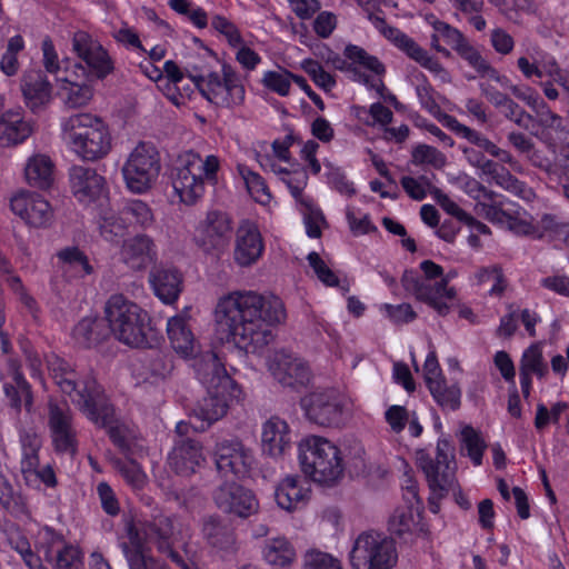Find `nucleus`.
Returning <instances> with one entry per match:
<instances>
[{
    "mask_svg": "<svg viewBox=\"0 0 569 569\" xmlns=\"http://www.w3.org/2000/svg\"><path fill=\"white\" fill-rule=\"evenodd\" d=\"M214 505L224 513L248 518L259 510L253 492L237 482H224L212 495Z\"/></svg>",
    "mask_w": 569,
    "mask_h": 569,
    "instance_id": "16",
    "label": "nucleus"
},
{
    "mask_svg": "<svg viewBox=\"0 0 569 569\" xmlns=\"http://www.w3.org/2000/svg\"><path fill=\"white\" fill-rule=\"evenodd\" d=\"M412 163L415 164H429L436 169L445 167L447 158L435 147L428 144H418L411 152Z\"/></svg>",
    "mask_w": 569,
    "mask_h": 569,
    "instance_id": "54",
    "label": "nucleus"
},
{
    "mask_svg": "<svg viewBox=\"0 0 569 569\" xmlns=\"http://www.w3.org/2000/svg\"><path fill=\"white\" fill-rule=\"evenodd\" d=\"M429 390L442 409L456 410L459 408L461 390L457 385L447 386L443 379L438 382H431Z\"/></svg>",
    "mask_w": 569,
    "mask_h": 569,
    "instance_id": "44",
    "label": "nucleus"
},
{
    "mask_svg": "<svg viewBox=\"0 0 569 569\" xmlns=\"http://www.w3.org/2000/svg\"><path fill=\"white\" fill-rule=\"evenodd\" d=\"M149 282L159 300L172 305L182 291L183 276L174 268H159L150 272Z\"/></svg>",
    "mask_w": 569,
    "mask_h": 569,
    "instance_id": "29",
    "label": "nucleus"
},
{
    "mask_svg": "<svg viewBox=\"0 0 569 569\" xmlns=\"http://www.w3.org/2000/svg\"><path fill=\"white\" fill-rule=\"evenodd\" d=\"M420 269L425 278L405 271L401 279L403 288L418 300L428 303L438 315H448L450 306L447 301L455 300L457 295L453 287H448L449 276H443L442 267L431 260L422 261Z\"/></svg>",
    "mask_w": 569,
    "mask_h": 569,
    "instance_id": "9",
    "label": "nucleus"
},
{
    "mask_svg": "<svg viewBox=\"0 0 569 569\" xmlns=\"http://www.w3.org/2000/svg\"><path fill=\"white\" fill-rule=\"evenodd\" d=\"M72 48L90 70L103 79L113 71V61L103 47L84 31H78L72 38Z\"/></svg>",
    "mask_w": 569,
    "mask_h": 569,
    "instance_id": "21",
    "label": "nucleus"
},
{
    "mask_svg": "<svg viewBox=\"0 0 569 569\" xmlns=\"http://www.w3.org/2000/svg\"><path fill=\"white\" fill-rule=\"evenodd\" d=\"M60 269L68 272L73 263H81L86 272H93L92 266L89 263L88 257L76 247L64 248L57 253Z\"/></svg>",
    "mask_w": 569,
    "mask_h": 569,
    "instance_id": "57",
    "label": "nucleus"
},
{
    "mask_svg": "<svg viewBox=\"0 0 569 569\" xmlns=\"http://www.w3.org/2000/svg\"><path fill=\"white\" fill-rule=\"evenodd\" d=\"M100 236L108 242L117 243L124 236L128 228L127 219L121 211L112 208H102L97 218Z\"/></svg>",
    "mask_w": 569,
    "mask_h": 569,
    "instance_id": "40",
    "label": "nucleus"
},
{
    "mask_svg": "<svg viewBox=\"0 0 569 569\" xmlns=\"http://www.w3.org/2000/svg\"><path fill=\"white\" fill-rule=\"evenodd\" d=\"M490 44L497 53L508 56L513 51L515 39L505 29L497 27L490 31Z\"/></svg>",
    "mask_w": 569,
    "mask_h": 569,
    "instance_id": "64",
    "label": "nucleus"
},
{
    "mask_svg": "<svg viewBox=\"0 0 569 569\" xmlns=\"http://www.w3.org/2000/svg\"><path fill=\"white\" fill-rule=\"evenodd\" d=\"M547 373L548 366L543 359L541 345L532 343L523 351L519 363L520 385L525 398L530 396L532 375L542 379Z\"/></svg>",
    "mask_w": 569,
    "mask_h": 569,
    "instance_id": "33",
    "label": "nucleus"
},
{
    "mask_svg": "<svg viewBox=\"0 0 569 569\" xmlns=\"http://www.w3.org/2000/svg\"><path fill=\"white\" fill-rule=\"evenodd\" d=\"M119 471L124 480L134 489H141L147 482L146 473L133 460H126L120 462Z\"/></svg>",
    "mask_w": 569,
    "mask_h": 569,
    "instance_id": "60",
    "label": "nucleus"
},
{
    "mask_svg": "<svg viewBox=\"0 0 569 569\" xmlns=\"http://www.w3.org/2000/svg\"><path fill=\"white\" fill-rule=\"evenodd\" d=\"M211 26L226 37L230 46L238 47L243 43L239 29L227 18L214 16Z\"/></svg>",
    "mask_w": 569,
    "mask_h": 569,
    "instance_id": "63",
    "label": "nucleus"
},
{
    "mask_svg": "<svg viewBox=\"0 0 569 569\" xmlns=\"http://www.w3.org/2000/svg\"><path fill=\"white\" fill-rule=\"evenodd\" d=\"M103 316L110 333L119 342L132 348L150 345L151 317L124 295H111L104 303Z\"/></svg>",
    "mask_w": 569,
    "mask_h": 569,
    "instance_id": "5",
    "label": "nucleus"
},
{
    "mask_svg": "<svg viewBox=\"0 0 569 569\" xmlns=\"http://www.w3.org/2000/svg\"><path fill=\"white\" fill-rule=\"evenodd\" d=\"M69 177L71 191L81 203L90 204L108 192L104 177L93 168L74 166L70 169Z\"/></svg>",
    "mask_w": 569,
    "mask_h": 569,
    "instance_id": "22",
    "label": "nucleus"
},
{
    "mask_svg": "<svg viewBox=\"0 0 569 569\" xmlns=\"http://www.w3.org/2000/svg\"><path fill=\"white\" fill-rule=\"evenodd\" d=\"M63 138L82 160L96 161L111 150V134L107 124L92 113H76L63 120Z\"/></svg>",
    "mask_w": 569,
    "mask_h": 569,
    "instance_id": "7",
    "label": "nucleus"
},
{
    "mask_svg": "<svg viewBox=\"0 0 569 569\" xmlns=\"http://www.w3.org/2000/svg\"><path fill=\"white\" fill-rule=\"evenodd\" d=\"M538 167L552 182L561 183L569 180V156L558 157L552 162H547L546 166L538 164Z\"/></svg>",
    "mask_w": 569,
    "mask_h": 569,
    "instance_id": "59",
    "label": "nucleus"
},
{
    "mask_svg": "<svg viewBox=\"0 0 569 569\" xmlns=\"http://www.w3.org/2000/svg\"><path fill=\"white\" fill-rule=\"evenodd\" d=\"M301 569H343V566L336 556L317 548H309L302 555Z\"/></svg>",
    "mask_w": 569,
    "mask_h": 569,
    "instance_id": "46",
    "label": "nucleus"
},
{
    "mask_svg": "<svg viewBox=\"0 0 569 569\" xmlns=\"http://www.w3.org/2000/svg\"><path fill=\"white\" fill-rule=\"evenodd\" d=\"M120 259L132 270L146 269L157 260V246L151 237L136 234L122 242Z\"/></svg>",
    "mask_w": 569,
    "mask_h": 569,
    "instance_id": "25",
    "label": "nucleus"
},
{
    "mask_svg": "<svg viewBox=\"0 0 569 569\" xmlns=\"http://www.w3.org/2000/svg\"><path fill=\"white\" fill-rule=\"evenodd\" d=\"M299 463L306 477L325 487L336 486L343 477L345 463L340 448L320 436L299 442Z\"/></svg>",
    "mask_w": 569,
    "mask_h": 569,
    "instance_id": "6",
    "label": "nucleus"
},
{
    "mask_svg": "<svg viewBox=\"0 0 569 569\" xmlns=\"http://www.w3.org/2000/svg\"><path fill=\"white\" fill-rule=\"evenodd\" d=\"M369 20L372 22L375 28L383 34L389 41H391L397 48L402 50L408 57L417 48L418 43L400 31L399 29L388 26L386 20L382 17L376 16L373 13H369Z\"/></svg>",
    "mask_w": 569,
    "mask_h": 569,
    "instance_id": "42",
    "label": "nucleus"
},
{
    "mask_svg": "<svg viewBox=\"0 0 569 569\" xmlns=\"http://www.w3.org/2000/svg\"><path fill=\"white\" fill-rule=\"evenodd\" d=\"M301 67L321 89L330 91L335 87V78L318 61L306 59L301 62Z\"/></svg>",
    "mask_w": 569,
    "mask_h": 569,
    "instance_id": "56",
    "label": "nucleus"
},
{
    "mask_svg": "<svg viewBox=\"0 0 569 569\" xmlns=\"http://www.w3.org/2000/svg\"><path fill=\"white\" fill-rule=\"evenodd\" d=\"M47 426L54 451L70 456L76 455L78 448L77 429L72 410L67 401L49 399Z\"/></svg>",
    "mask_w": 569,
    "mask_h": 569,
    "instance_id": "15",
    "label": "nucleus"
},
{
    "mask_svg": "<svg viewBox=\"0 0 569 569\" xmlns=\"http://www.w3.org/2000/svg\"><path fill=\"white\" fill-rule=\"evenodd\" d=\"M46 561L52 569H82L83 553L72 543H67L61 536H56L44 552Z\"/></svg>",
    "mask_w": 569,
    "mask_h": 569,
    "instance_id": "30",
    "label": "nucleus"
},
{
    "mask_svg": "<svg viewBox=\"0 0 569 569\" xmlns=\"http://www.w3.org/2000/svg\"><path fill=\"white\" fill-rule=\"evenodd\" d=\"M56 164L50 156L41 152L31 154L24 164L26 182L33 188L48 189L54 181Z\"/></svg>",
    "mask_w": 569,
    "mask_h": 569,
    "instance_id": "31",
    "label": "nucleus"
},
{
    "mask_svg": "<svg viewBox=\"0 0 569 569\" xmlns=\"http://www.w3.org/2000/svg\"><path fill=\"white\" fill-rule=\"evenodd\" d=\"M569 408V405L565 401H558L551 406L550 409L543 403L537 405L535 427L538 430H542L549 423H558L560 416Z\"/></svg>",
    "mask_w": 569,
    "mask_h": 569,
    "instance_id": "55",
    "label": "nucleus"
},
{
    "mask_svg": "<svg viewBox=\"0 0 569 569\" xmlns=\"http://www.w3.org/2000/svg\"><path fill=\"white\" fill-rule=\"evenodd\" d=\"M193 368L198 379L207 388V395L192 409L193 417L201 422L199 428L203 430L227 413L228 396L233 381L213 352L197 358Z\"/></svg>",
    "mask_w": 569,
    "mask_h": 569,
    "instance_id": "3",
    "label": "nucleus"
},
{
    "mask_svg": "<svg viewBox=\"0 0 569 569\" xmlns=\"http://www.w3.org/2000/svg\"><path fill=\"white\" fill-rule=\"evenodd\" d=\"M160 169V156L156 147L148 142H140L129 153L122 167V176L131 192L143 193L152 188Z\"/></svg>",
    "mask_w": 569,
    "mask_h": 569,
    "instance_id": "13",
    "label": "nucleus"
},
{
    "mask_svg": "<svg viewBox=\"0 0 569 569\" xmlns=\"http://www.w3.org/2000/svg\"><path fill=\"white\" fill-rule=\"evenodd\" d=\"M461 442L475 466H480L486 449V443L480 435L472 427H465L461 431Z\"/></svg>",
    "mask_w": 569,
    "mask_h": 569,
    "instance_id": "51",
    "label": "nucleus"
},
{
    "mask_svg": "<svg viewBox=\"0 0 569 569\" xmlns=\"http://www.w3.org/2000/svg\"><path fill=\"white\" fill-rule=\"evenodd\" d=\"M206 461L202 445L191 438L177 440L168 457L169 467L181 476L197 472Z\"/></svg>",
    "mask_w": 569,
    "mask_h": 569,
    "instance_id": "23",
    "label": "nucleus"
},
{
    "mask_svg": "<svg viewBox=\"0 0 569 569\" xmlns=\"http://www.w3.org/2000/svg\"><path fill=\"white\" fill-rule=\"evenodd\" d=\"M219 168L220 160L214 154L202 159L192 150L182 152L171 174L174 193L184 204H194L204 193L206 181L217 182Z\"/></svg>",
    "mask_w": 569,
    "mask_h": 569,
    "instance_id": "8",
    "label": "nucleus"
},
{
    "mask_svg": "<svg viewBox=\"0 0 569 569\" xmlns=\"http://www.w3.org/2000/svg\"><path fill=\"white\" fill-rule=\"evenodd\" d=\"M127 222H134L142 228L151 226L153 222V213L149 206L138 199L128 201L121 209Z\"/></svg>",
    "mask_w": 569,
    "mask_h": 569,
    "instance_id": "49",
    "label": "nucleus"
},
{
    "mask_svg": "<svg viewBox=\"0 0 569 569\" xmlns=\"http://www.w3.org/2000/svg\"><path fill=\"white\" fill-rule=\"evenodd\" d=\"M201 96L218 108L234 110L243 106L246 88L241 76L230 64L220 72H210L196 79Z\"/></svg>",
    "mask_w": 569,
    "mask_h": 569,
    "instance_id": "11",
    "label": "nucleus"
},
{
    "mask_svg": "<svg viewBox=\"0 0 569 569\" xmlns=\"http://www.w3.org/2000/svg\"><path fill=\"white\" fill-rule=\"evenodd\" d=\"M425 21L432 28L433 32L430 36V46L437 52L445 57H450V51L441 44V41L446 42L457 50L459 46L467 39L463 33L451 24L438 19L435 14L429 13L425 16Z\"/></svg>",
    "mask_w": 569,
    "mask_h": 569,
    "instance_id": "35",
    "label": "nucleus"
},
{
    "mask_svg": "<svg viewBox=\"0 0 569 569\" xmlns=\"http://www.w3.org/2000/svg\"><path fill=\"white\" fill-rule=\"evenodd\" d=\"M263 240L256 223L243 220L237 229L233 259L240 267H249L263 252Z\"/></svg>",
    "mask_w": 569,
    "mask_h": 569,
    "instance_id": "24",
    "label": "nucleus"
},
{
    "mask_svg": "<svg viewBox=\"0 0 569 569\" xmlns=\"http://www.w3.org/2000/svg\"><path fill=\"white\" fill-rule=\"evenodd\" d=\"M536 113L537 122L545 129H551L557 132L565 130L562 118L553 112L542 99L540 103L532 109Z\"/></svg>",
    "mask_w": 569,
    "mask_h": 569,
    "instance_id": "58",
    "label": "nucleus"
},
{
    "mask_svg": "<svg viewBox=\"0 0 569 569\" xmlns=\"http://www.w3.org/2000/svg\"><path fill=\"white\" fill-rule=\"evenodd\" d=\"M295 77L298 76L287 69L279 68L277 70L266 71L262 76L261 83L269 91L280 97H287L290 93L291 82H295Z\"/></svg>",
    "mask_w": 569,
    "mask_h": 569,
    "instance_id": "45",
    "label": "nucleus"
},
{
    "mask_svg": "<svg viewBox=\"0 0 569 569\" xmlns=\"http://www.w3.org/2000/svg\"><path fill=\"white\" fill-rule=\"evenodd\" d=\"M268 369L278 382L295 389L306 387L311 379L309 365L284 350L276 351L271 356Z\"/></svg>",
    "mask_w": 569,
    "mask_h": 569,
    "instance_id": "18",
    "label": "nucleus"
},
{
    "mask_svg": "<svg viewBox=\"0 0 569 569\" xmlns=\"http://www.w3.org/2000/svg\"><path fill=\"white\" fill-rule=\"evenodd\" d=\"M126 537L127 541L121 542L120 548L129 569H169L150 553L146 541L153 542L159 552H167L174 538L173 521L170 517H154L152 521L143 522L140 528L133 520H128Z\"/></svg>",
    "mask_w": 569,
    "mask_h": 569,
    "instance_id": "4",
    "label": "nucleus"
},
{
    "mask_svg": "<svg viewBox=\"0 0 569 569\" xmlns=\"http://www.w3.org/2000/svg\"><path fill=\"white\" fill-rule=\"evenodd\" d=\"M262 559L274 569H288L296 562L297 552L286 537L267 539L261 549Z\"/></svg>",
    "mask_w": 569,
    "mask_h": 569,
    "instance_id": "38",
    "label": "nucleus"
},
{
    "mask_svg": "<svg viewBox=\"0 0 569 569\" xmlns=\"http://www.w3.org/2000/svg\"><path fill=\"white\" fill-rule=\"evenodd\" d=\"M283 302L273 295L238 290L222 296L214 308L217 332L247 353H257L272 339L270 326L284 321Z\"/></svg>",
    "mask_w": 569,
    "mask_h": 569,
    "instance_id": "1",
    "label": "nucleus"
},
{
    "mask_svg": "<svg viewBox=\"0 0 569 569\" xmlns=\"http://www.w3.org/2000/svg\"><path fill=\"white\" fill-rule=\"evenodd\" d=\"M231 218L221 211H210L196 230V241L206 252L221 250L229 243Z\"/></svg>",
    "mask_w": 569,
    "mask_h": 569,
    "instance_id": "19",
    "label": "nucleus"
},
{
    "mask_svg": "<svg viewBox=\"0 0 569 569\" xmlns=\"http://www.w3.org/2000/svg\"><path fill=\"white\" fill-rule=\"evenodd\" d=\"M419 506L405 505L395 509L389 519V530L399 537L412 532L419 523Z\"/></svg>",
    "mask_w": 569,
    "mask_h": 569,
    "instance_id": "41",
    "label": "nucleus"
},
{
    "mask_svg": "<svg viewBox=\"0 0 569 569\" xmlns=\"http://www.w3.org/2000/svg\"><path fill=\"white\" fill-rule=\"evenodd\" d=\"M190 308H183L167 321V333L172 348L182 357H190L197 349V341L190 328Z\"/></svg>",
    "mask_w": 569,
    "mask_h": 569,
    "instance_id": "27",
    "label": "nucleus"
},
{
    "mask_svg": "<svg viewBox=\"0 0 569 569\" xmlns=\"http://www.w3.org/2000/svg\"><path fill=\"white\" fill-rule=\"evenodd\" d=\"M262 451L270 457L281 456L290 446L288 423L278 418L271 417L262 427Z\"/></svg>",
    "mask_w": 569,
    "mask_h": 569,
    "instance_id": "36",
    "label": "nucleus"
},
{
    "mask_svg": "<svg viewBox=\"0 0 569 569\" xmlns=\"http://www.w3.org/2000/svg\"><path fill=\"white\" fill-rule=\"evenodd\" d=\"M345 57L351 62L358 63L361 67L372 71L377 76H380L385 72V67L382 63L376 57L370 56L365 49L358 46L348 44L345 48Z\"/></svg>",
    "mask_w": 569,
    "mask_h": 569,
    "instance_id": "53",
    "label": "nucleus"
},
{
    "mask_svg": "<svg viewBox=\"0 0 569 569\" xmlns=\"http://www.w3.org/2000/svg\"><path fill=\"white\" fill-rule=\"evenodd\" d=\"M352 569H392L398 561L395 541L382 532H360L349 552Z\"/></svg>",
    "mask_w": 569,
    "mask_h": 569,
    "instance_id": "10",
    "label": "nucleus"
},
{
    "mask_svg": "<svg viewBox=\"0 0 569 569\" xmlns=\"http://www.w3.org/2000/svg\"><path fill=\"white\" fill-rule=\"evenodd\" d=\"M307 259L310 267L313 269L315 273L321 282L330 287L337 286L339 283L338 277L317 252H310Z\"/></svg>",
    "mask_w": 569,
    "mask_h": 569,
    "instance_id": "62",
    "label": "nucleus"
},
{
    "mask_svg": "<svg viewBox=\"0 0 569 569\" xmlns=\"http://www.w3.org/2000/svg\"><path fill=\"white\" fill-rule=\"evenodd\" d=\"M33 132V123L18 110H8L0 117V146L22 143Z\"/></svg>",
    "mask_w": 569,
    "mask_h": 569,
    "instance_id": "32",
    "label": "nucleus"
},
{
    "mask_svg": "<svg viewBox=\"0 0 569 569\" xmlns=\"http://www.w3.org/2000/svg\"><path fill=\"white\" fill-rule=\"evenodd\" d=\"M52 378L60 390L71 398L79 410L92 422L109 429V435L116 443H120L116 425L114 409L110 405L104 390L93 377H87L80 383L71 366L60 358L49 362Z\"/></svg>",
    "mask_w": 569,
    "mask_h": 569,
    "instance_id": "2",
    "label": "nucleus"
},
{
    "mask_svg": "<svg viewBox=\"0 0 569 569\" xmlns=\"http://www.w3.org/2000/svg\"><path fill=\"white\" fill-rule=\"evenodd\" d=\"M500 112L510 121L523 129H529L530 122L533 117L522 109L511 98L500 108Z\"/></svg>",
    "mask_w": 569,
    "mask_h": 569,
    "instance_id": "61",
    "label": "nucleus"
},
{
    "mask_svg": "<svg viewBox=\"0 0 569 569\" xmlns=\"http://www.w3.org/2000/svg\"><path fill=\"white\" fill-rule=\"evenodd\" d=\"M422 68L430 71L436 79H438L442 83L451 82L450 72L443 67V64L432 54H430L425 48L421 46H417L413 52L409 57Z\"/></svg>",
    "mask_w": 569,
    "mask_h": 569,
    "instance_id": "47",
    "label": "nucleus"
},
{
    "mask_svg": "<svg viewBox=\"0 0 569 569\" xmlns=\"http://www.w3.org/2000/svg\"><path fill=\"white\" fill-rule=\"evenodd\" d=\"M307 418L322 427H341L351 412L350 398L338 389L317 390L301 399Z\"/></svg>",
    "mask_w": 569,
    "mask_h": 569,
    "instance_id": "12",
    "label": "nucleus"
},
{
    "mask_svg": "<svg viewBox=\"0 0 569 569\" xmlns=\"http://www.w3.org/2000/svg\"><path fill=\"white\" fill-rule=\"evenodd\" d=\"M214 462L218 471L223 476L233 475L244 477L254 463V456L250 448L238 439H226L217 443Z\"/></svg>",
    "mask_w": 569,
    "mask_h": 569,
    "instance_id": "17",
    "label": "nucleus"
},
{
    "mask_svg": "<svg viewBox=\"0 0 569 569\" xmlns=\"http://www.w3.org/2000/svg\"><path fill=\"white\" fill-rule=\"evenodd\" d=\"M99 323L93 318L81 319L73 329V337L78 343L84 347H91L102 340V336L98 331Z\"/></svg>",
    "mask_w": 569,
    "mask_h": 569,
    "instance_id": "52",
    "label": "nucleus"
},
{
    "mask_svg": "<svg viewBox=\"0 0 569 569\" xmlns=\"http://www.w3.org/2000/svg\"><path fill=\"white\" fill-rule=\"evenodd\" d=\"M237 170L254 201L263 206L269 204L272 196L264 179L246 164H238Z\"/></svg>",
    "mask_w": 569,
    "mask_h": 569,
    "instance_id": "43",
    "label": "nucleus"
},
{
    "mask_svg": "<svg viewBox=\"0 0 569 569\" xmlns=\"http://www.w3.org/2000/svg\"><path fill=\"white\" fill-rule=\"evenodd\" d=\"M477 169L480 170L481 174L490 177L497 186L525 201L530 202L536 198V193L532 188L518 180L509 172V170L488 158H485Z\"/></svg>",
    "mask_w": 569,
    "mask_h": 569,
    "instance_id": "28",
    "label": "nucleus"
},
{
    "mask_svg": "<svg viewBox=\"0 0 569 569\" xmlns=\"http://www.w3.org/2000/svg\"><path fill=\"white\" fill-rule=\"evenodd\" d=\"M1 377L4 380L3 391L10 407L19 415L22 406H24L26 410L30 413L33 407V395L31 386L20 372L18 363L10 360L8 362L7 378L4 376Z\"/></svg>",
    "mask_w": 569,
    "mask_h": 569,
    "instance_id": "26",
    "label": "nucleus"
},
{
    "mask_svg": "<svg viewBox=\"0 0 569 569\" xmlns=\"http://www.w3.org/2000/svg\"><path fill=\"white\" fill-rule=\"evenodd\" d=\"M203 535L216 547H224L231 542L229 528L217 517H209L203 522Z\"/></svg>",
    "mask_w": 569,
    "mask_h": 569,
    "instance_id": "50",
    "label": "nucleus"
},
{
    "mask_svg": "<svg viewBox=\"0 0 569 569\" xmlns=\"http://www.w3.org/2000/svg\"><path fill=\"white\" fill-rule=\"evenodd\" d=\"M62 98L70 109L83 108L93 98V89L89 84L69 82L62 88Z\"/></svg>",
    "mask_w": 569,
    "mask_h": 569,
    "instance_id": "48",
    "label": "nucleus"
},
{
    "mask_svg": "<svg viewBox=\"0 0 569 569\" xmlns=\"http://www.w3.org/2000/svg\"><path fill=\"white\" fill-rule=\"evenodd\" d=\"M309 493L298 477L288 476L277 486L274 497L281 509L292 511L306 505Z\"/></svg>",
    "mask_w": 569,
    "mask_h": 569,
    "instance_id": "37",
    "label": "nucleus"
},
{
    "mask_svg": "<svg viewBox=\"0 0 569 569\" xmlns=\"http://www.w3.org/2000/svg\"><path fill=\"white\" fill-rule=\"evenodd\" d=\"M417 465L423 471L432 495L442 498L456 486L452 448L449 441L440 439L437 443L436 460L431 459L425 450L416 453Z\"/></svg>",
    "mask_w": 569,
    "mask_h": 569,
    "instance_id": "14",
    "label": "nucleus"
},
{
    "mask_svg": "<svg viewBox=\"0 0 569 569\" xmlns=\"http://www.w3.org/2000/svg\"><path fill=\"white\" fill-rule=\"evenodd\" d=\"M456 52L478 73L479 77L488 78L489 80L496 81L500 84L509 82L508 78L500 74L499 71L490 64V62L469 42L468 39L457 48Z\"/></svg>",
    "mask_w": 569,
    "mask_h": 569,
    "instance_id": "39",
    "label": "nucleus"
},
{
    "mask_svg": "<svg viewBox=\"0 0 569 569\" xmlns=\"http://www.w3.org/2000/svg\"><path fill=\"white\" fill-rule=\"evenodd\" d=\"M12 212L34 228H46L53 221L50 203L36 192L23 191L11 198Z\"/></svg>",
    "mask_w": 569,
    "mask_h": 569,
    "instance_id": "20",
    "label": "nucleus"
},
{
    "mask_svg": "<svg viewBox=\"0 0 569 569\" xmlns=\"http://www.w3.org/2000/svg\"><path fill=\"white\" fill-rule=\"evenodd\" d=\"M21 90L27 106L36 111L51 100V84L41 70L26 72L21 80Z\"/></svg>",
    "mask_w": 569,
    "mask_h": 569,
    "instance_id": "34",
    "label": "nucleus"
}]
</instances>
